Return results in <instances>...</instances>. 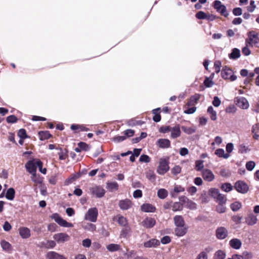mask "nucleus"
I'll list each match as a JSON object with an SVG mask.
<instances>
[{"label":"nucleus","mask_w":259,"mask_h":259,"mask_svg":"<svg viewBox=\"0 0 259 259\" xmlns=\"http://www.w3.org/2000/svg\"><path fill=\"white\" fill-rule=\"evenodd\" d=\"M169 157L160 158L159 165L157 168V172L160 175H164L169 170Z\"/></svg>","instance_id":"nucleus-1"},{"label":"nucleus","mask_w":259,"mask_h":259,"mask_svg":"<svg viewBox=\"0 0 259 259\" xmlns=\"http://www.w3.org/2000/svg\"><path fill=\"white\" fill-rule=\"evenodd\" d=\"M247 35L248 38L245 40V45L251 47L255 46L256 48H259V34L249 32Z\"/></svg>","instance_id":"nucleus-2"},{"label":"nucleus","mask_w":259,"mask_h":259,"mask_svg":"<svg viewBox=\"0 0 259 259\" xmlns=\"http://www.w3.org/2000/svg\"><path fill=\"white\" fill-rule=\"evenodd\" d=\"M221 76L223 79L231 81L237 79V76L233 74V70L226 66L223 67L221 72Z\"/></svg>","instance_id":"nucleus-3"},{"label":"nucleus","mask_w":259,"mask_h":259,"mask_svg":"<svg viewBox=\"0 0 259 259\" xmlns=\"http://www.w3.org/2000/svg\"><path fill=\"white\" fill-rule=\"evenodd\" d=\"M213 7L221 15L225 17H227L229 16V13L227 11L226 6L223 5L221 1L219 0L214 1L213 2Z\"/></svg>","instance_id":"nucleus-4"},{"label":"nucleus","mask_w":259,"mask_h":259,"mask_svg":"<svg viewBox=\"0 0 259 259\" xmlns=\"http://www.w3.org/2000/svg\"><path fill=\"white\" fill-rule=\"evenodd\" d=\"M51 218L54 219L60 226L63 227L71 228L73 227V224L67 222L66 220L62 218L58 213H55L52 215Z\"/></svg>","instance_id":"nucleus-5"},{"label":"nucleus","mask_w":259,"mask_h":259,"mask_svg":"<svg viewBox=\"0 0 259 259\" xmlns=\"http://www.w3.org/2000/svg\"><path fill=\"white\" fill-rule=\"evenodd\" d=\"M234 188L239 193H246L249 190L248 185L243 181H237L234 184Z\"/></svg>","instance_id":"nucleus-6"},{"label":"nucleus","mask_w":259,"mask_h":259,"mask_svg":"<svg viewBox=\"0 0 259 259\" xmlns=\"http://www.w3.org/2000/svg\"><path fill=\"white\" fill-rule=\"evenodd\" d=\"M98 215V211L96 207L90 208L85 215V219L92 222H96Z\"/></svg>","instance_id":"nucleus-7"},{"label":"nucleus","mask_w":259,"mask_h":259,"mask_svg":"<svg viewBox=\"0 0 259 259\" xmlns=\"http://www.w3.org/2000/svg\"><path fill=\"white\" fill-rule=\"evenodd\" d=\"M236 105L243 109H246L249 107V103L247 99L243 97H237L234 100Z\"/></svg>","instance_id":"nucleus-8"},{"label":"nucleus","mask_w":259,"mask_h":259,"mask_svg":"<svg viewBox=\"0 0 259 259\" xmlns=\"http://www.w3.org/2000/svg\"><path fill=\"white\" fill-rule=\"evenodd\" d=\"M228 230L224 227L217 228L215 231V235L218 239L222 240L225 239L228 236Z\"/></svg>","instance_id":"nucleus-9"},{"label":"nucleus","mask_w":259,"mask_h":259,"mask_svg":"<svg viewBox=\"0 0 259 259\" xmlns=\"http://www.w3.org/2000/svg\"><path fill=\"white\" fill-rule=\"evenodd\" d=\"M91 192L97 197L101 198L104 196L105 193V190L101 186H95L90 189Z\"/></svg>","instance_id":"nucleus-10"},{"label":"nucleus","mask_w":259,"mask_h":259,"mask_svg":"<svg viewBox=\"0 0 259 259\" xmlns=\"http://www.w3.org/2000/svg\"><path fill=\"white\" fill-rule=\"evenodd\" d=\"M53 238L59 243H63L69 240L70 239L69 236L66 233H64L55 234L54 235Z\"/></svg>","instance_id":"nucleus-11"},{"label":"nucleus","mask_w":259,"mask_h":259,"mask_svg":"<svg viewBox=\"0 0 259 259\" xmlns=\"http://www.w3.org/2000/svg\"><path fill=\"white\" fill-rule=\"evenodd\" d=\"M141 224L147 229L152 228L155 225L156 220L154 218L147 217L142 222Z\"/></svg>","instance_id":"nucleus-12"},{"label":"nucleus","mask_w":259,"mask_h":259,"mask_svg":"<svg viewBox=\"0 0 259 259\" xmlns=\"http://www.w3.org/2000/svg\"><path fill=\"white\" fill-rule=\"evenodd\" d=\"M202 176L203 179L207 182H211L215 178L212 172L208 169H204L202 170Z\"/></svg>","instance_id":"nucleus-13"},{"label":"nucleus","mask_w":259,"mask_h":259,"mask_svg":"<svg viewBox=\"0 0 259 259\" xmlns=\"http://www.w3.org/2000/svg\"><path fill=\"white\" fill-rule=\"evenodd\" d=\"M156 145L160 148L166 149L171 146L170 141L167 139H159L156 142Z\"/></svg>","instance_id":"nucleus-14"},{"label":"nucleus","mask_w":259,"mask_h":259,"mask_svg":"<svg viewBox=\"0 0 259 259\" xmlns=\"http://www.w3.org/2000/svg\"><path fill=\"white\" fill-rule=\"evenodd\" d=\"M70 128L74 132V133H78L80 132H87L90 129L83 124H72L71 125Z\"/></svg>","instance_id":"nucleus-15"},{"label":"nucleus","mask_w":259,"mask_h":259,"mask_svg":"<svg viewBox=\"0 0 259 259\" xmlns=\"http://www.w3.org/2000/svg\"><path fill=\"white\" fill-rule=\"evenodd\" d=\"M118 205L121 209L127 210L132 206L133 203L130 199H125L120 200L119 201Z\"/></svg>","instance_id":"nucleus-16"},{"label":"nucleus","mask_w":259,"mask_h":259,"mask_svg":"<svg viewBox=\"0 0 259 259\" xmlns=\"http://www.w3.org/2000/svg\"><path fill=\"white\" fill-rule=\"evenodd\" d=\"M18 230L20 236L23 239H27L31 236L30 230L27 227H20Z\"/></svg>","instance_id":"nucleus-17"},{"label":"nucleus","mask_w":259,"mask_h":259,"mask_svg":"<svg viewBox=\"0 0 259 259\" xmlns=\"http://www.w3.org/2000/svg\"><path fill=\"white\" fill-rule=\"evenodd\" d=\"M25 167L28 172L31 174L36 172L37 165L33 161L29 160L25 164Z\"/></svg>","instance_id":"nucleus-18"},{"label":"nucleus","mask_w":259,"mask_h":259,"mask_svg":"<svg viewBox=\"0 0 259 259\" xmlns=\"http://www.w3.org/2000/svg\"><path fill=\"white\" fill-rule=\"evenodd\" d=\"M155 206L150 203H145L141 206V210L145 212H154L156 211Z\"/></svg>","instance_id":"nucleus-19"},{"label":"nucleus","mask_w":259,"mask_h":259,"mask_svg":"<svg viewBox=\"0 0 259 259\" xmlns=\"http://www.w3.org/2000/svg\"><path fill=\"white\" fill-rule=\"evenodd\" d=\"M47 259H67L63 255L60 254L55 251H51L48 252L46 254Z\"/></svg>","instance_id":"nucleus-20"},{"label":"nucleus","mask_w":259,"mask_h":259,"mask_svg":"<svg viewBox=\"0 0 259 259\" xmlns=\"http://www.w3.org/2000/svg\"><path fill=\"white\" fill-rule=\"evenodd\" d=\"M160 245V241L156 239L153 238L144 243L145 248L156 247Z\"/></svg>","instance_id":"nucleus-21"},{"label":"nucleus","mask_w":259,"mask_h":259,"mask_svg":"<svg viewBox=\"0 0 259 259\" xmlns=\"http://www.w3.org/2000/svg\"><path fill=\"white\" fill-rule=\"evenodd\" d=\"M188 231V227L186 226L183 227H176L175 229V233L178 237L184 236Z\"/></svg>","instance_id":"nucleus-22"},{"label":"nucleus","mask_w":259,"mask_h":259,"mask_svg":"<svg viewBox=\"0 0 259 259\" xmlns=\"http://www.w3.org/2000/svg\"><path fill=\"white\" fill-rule=\"evenodd\" d=\"M113 221H116L120 226L123 227L127 225V219L120 214H118L116 216L114 217Z\"/></svg>","instance_id":"nucleus-23"},{"label":"nucleus","mask_w":259,"mask_h":259,"mask_svg":"<svg viewBox=\"0 0 259 259\" xmlns=\"http://www.w3.org/2000/svg\"><path fill=\"white\" fill-rule=\"evenodd\" d=\"M200 97L201 95L199 94H195L191 96L188 101L187 105L188 106H194V105L198 103Z\"/></svg>","instance_id":"nucleus-24"},{"label":"nucleus","mask_w":259,"mask_h":259,"mask_svg":"<svg viewBox=\"0 0 259 259\" xmlns=\"http://www.w3.org/2000/svg\"><path fill=\"white\" fill-rule=\"evenodd\" d=\"M131 228L128 225L124 226L120 232V237L127 238L131 236Z\"/></svg>","instance_id":"nucleus-25"},{"label":"nucleus","mask_w":259,"mask_h":259,"mask_svg":"<svg viewBox=\"0 0 259 259\" xmlns=\"http://www.w3.org/2000/svg\"><path fill=\"white\" fill-rule=\"evenodd\" d=\"M257 219L253 213H249L245 218L246 223L249 226H253L257 223Z\"/></svg>","instance_id":"nucleus-26"},{"label":"nucleus","mask_w":259,"mask_h":259,"mask_svg":"<svg viewBox=\"0 0 259 259\" xmlns=\"http://www.w3.org/2000/svg\"><path fill=\"white\" fill-rule=\"evenodd\" d=\"M174 222L176 227H183L185 225L183 217L180 215H177L174 218Z\"/></svg>","instance_id":"nucleus-27"},{"label":"nucleus","mask_w":259,"mask_h":259,"mask_svg":"<svg viewBox=\"0 0 259 259\" xmlns=\"http://www.w3.org/2000/svg\"><path fill=\"white\" fill-rule=\"evenodd\" d=\"M230 246L235 249H239L242 245L241 241L237 238H233L229 242Z\"/></svg>","instance_id":"nucleus-28"},{"label":"nucleus","mask_w":259,"mask_h":259,"mask_svg":"<svg viewBox=\"0 0 259 259\" xmlns=\"http://www.w3.org/2000/svg\"><path fill=\"white\" fill-rule=\"evenodd\" d=\"M171 137L175 139L179 137L181 135V130L179 125H177L171 128Z\"/></svg>","instance_id":"nucleus-29"},{"label":"nucleus","mask_w":259,"mask_h":259,"mask_svg":"<svg viewBox=\"0 0 259 259\" xmlns=\"http://www.w3.org/2000/svg\"><path fill=\"white\" fill-rule=\"evenodd\" d=\"M39 139L41 141L48 140L52 137V135L49 131H40L38 132Z\"/></svg>","instance_id":"nucleus-30"},{"label":"nucleus","mask_w":259,"mask_h":259,"mask_svg":"<svg viewBox=\"0 0 259 259\" xmlns=\"http://www.w3.org/2000/svg\"><path fill=\"white\" fill-rule=\"evenodd\" d=\"M253 138L255 140L259 139V123L253 125L251 129Z\"/></svg>","instance_id":"nucleus-31"},{"label":"nucleus","mask_w":259,"mask_h":259,"mask_svg":"<svg viewBox=\"0 0 259 259\" xmlns=\"http://www.w3.org/2000/svg\"><path fill=\"white\" fill-rule=\"evenodd\" d=\"M214 154L219 157H223L225 159H227L230 156V154L225 153L224 150L222 148H219L217 149Z\"/></svg>","instance_id":"nucleus-32"},{"label":"nucleus","mask_w":259,"mask_h":259,"mask_svg":"<svg viewBox=\"0 0 259 259\" xmlns=\"http://www.w3.org/2000/svg\"><path fill=\"white\" fill-rule=\"evenodd\" d=\"M15 191L14 188H9L6 194V197L7 199L10 200H13L15 198Z\"/></svg>","instance_id":"nucleus-33"},{"label":"nucleus","mask_w":259,"mask_h":259,"mask_svg":"<svg viewBox=\"0 0 259 259\" xmlns=\"http://www.w3.org/2000/svg\"><path fill=\"white\" fill-rule=\"evenodd\" d=\"M1 245L2 248L6 251L9 252L12 250L11 244L5 240H2L1 242Z\"/></svg>","instance_id":"nucleus-34"},{"label":"nucleus","mask_w":259,"mask_h":259,"mask_svg":"<svg viewBox=\"0 0 259 259\" xmlns=\"http://www.w3.org/2000/svg\"><path fill=\"white\" fill-rule=\"evenodd\" d=\"M160 110V108H158L152 110V113L154 114L153 117V120L156 122H158L161 120V115L160 113L158 112Z\"/></svg>","instance_id":"nucleus-35"},{"label":"nucleus","mask_w":259,"mask_h":259,"mask_svg":"<svg viewBox=\"0 0 259 259\" xmlns=\"http://www.w3.org/2000/svg\"><path fill=\"white\" fill-rule=\"evenodd\" d=\"M171 208L172 211H181L183 208V205L181 202H172Z\"/></svg>","instance_id":"nucleus-36"},{"label":"nucleus","mask_w":259,"mask_h":259,"mask_svg":"<svg viewBox=\"0 0 259 259\" xmlns=\"http://www.w3.org/2000/svg\"><path fill=\"white\" fill-rule=\"evenodd\" d=\"M229 56L230 59H236L239 58L240 56V50L237 48L233 49Z\"/></svg>","instance_id":"nucleus-37"},{"label":"nucleus","mask_w":259,"mask_h":259,"mask_svg":"<svg viewBox=\"0 0 259 259\" xmlns=\"http://www.w3.org/2000/svg\"><path fill=\"white\" fill-rule=\"evenodd\" d=\"M118 184L116 182L107 183V188L111 191L117 190L118 189Z\"/></svg>","instance_id":"nucleus-38"},{"label":"nucleus","mask_w":259,"mask_h":259,"mask_svg":"<svg viewBox=\"0 0 259 259\" xmlns=\"http://www.w3.org/2000/svg\"><path fill=\"white\" fill-rule=\"evenodd\" d=\"M207 112L210 114V117L212 120L214 121L217 119V112L213 110V108L211 106L208 107L207 109Z\"/></svg>","instance_id":"nucleus-39"},{"label":"nucleus","mask_w":259,"mask_h":259,"mask_svg":"<svg viewBox=\"0 0 259 259\" xmlns=\"http://www.w3.org/2000/svg\"><path fill=\"white\" fill-rule=\"evenodd\" d=\"M31 178L32 181L34 182L36 185L40 184L42 182V178L40 177L39 175H37L36 172L32 174Z\"/></svg>","instance_id":"nucleus-40"},{"label":"nucleus","mask_w":259,"mask_h":259,"mask_svg":"<svg viewBox=\"0 0 259 259\" xmlns=\"http://www.w3.org/2000/svg\"><path fill=\"white\" fill-rule=\"evenodd\" d=\"M225 252L222 250H219L215 253L213 259H225Z\"/></svg>","instance_id":"nucleus-41"},{"label":"nucleus","mask_w":259,"mask_h":259,"mask_svg":"<svg viewBox=\"0 0 259 259\" xmlns=\"http://www.w3.org/2000/svg\"><path fill=\"white\" fill-rule=\"evenodd\" d=\"M168 195V192L164 189H160L157 192V196L160 199H164Z\"/></svg>","instance_id":"nucleus-42"},{"label":"nucleus","mask_w":259,"mask_h":259,"mask_svg":"<svg viewBox=\"0 0 259 259\" xmlns=\"http://www.w3.org/2000/svg\"><path fill=\"white\" fill-rule=\"evenodd\" d=\"M107 249L111 252L116 251L120 249V245L116 244H110L107 246Z\"/></svg>","instance_id":"nucleus-43"},{"label":"nucleus","mask_w":259,"mask_h":259,"mask_svg":"<svg viewBox=\"0 0 259 259\" xmlns=\"http://www.w3.org/2000/svg\"><path fill=\"white\" fill-rule=\"evenodd\" d=\"M146 178L150 180H155L156 175L153 170L149 169L146 172Z\"/></svg>","instance_id":"nucleus-44"},{"label":"nucleus","mask_w":259,"mask_h":259,"mask_svg":"<svg viewBox=\"0 0 259 259\" xmlns=\"http://www.w3.org/2000/svg\"><path fill=\"white\" fill-rule=\"evenodd\" d=\"M221 188L223 191L228 192L233 189V187L230 183H226L222 185Z\"/></svg>","instance_id":"nucleus-45"},{"label":"nucleus","mask_w":259,"mask_h":259,"mask_svg":"<svg viewBox=\"0 0 259 259\" xmlns=\"http://www.w3.org/2000/svg\"><path fill=\"white\" fill-rule=\"evenodd\" d=\"M241 203L238 201H236L232 203L230 205V207L233 211H238L241 207Z\"/></svg>","instance_id":"nucleus-46"},{"label":"nucleus","mask_w":259,"mask_h":259,"mask_svg":"<svg viewBox=\"0 0 259 259\" xmlns=\"http://www.w3.org/2000/svg\"><path fill=\"white\" fill-rule=\"evenodd\" d=\"M209 193L211 197L215 199L218 197V195H219L220 193L219 189L216 188H211L209 190Z\"/></svg>","instance_id":"nucleus-47"},{"label":"nucleus","mask_w":259,"mask_h":259,"mask_svg":"<svg viewBox=\"0 0 259 259\" xmlns=\"http://www.w3.org/2000/svg\"><path fill=\"white\" fill-rule=\"evenodd\" d=\"M17 135L20 139H25L28 138L26 131L24 128H21L19 130Z\"/></svg>","instance_id":"nucleus-48"},{"label":"nucleus","mask_w":259,"mask_h":259,"mask_svg":"<svg viewBox=\"0 0 259 259\" xmlns=\"http://www.w3.org/2000/svg\"><path fill=\"white\" fill-rule=\"evenodd\" d=\"M36 164L37 165V167H38L39 171L43 174H46L47 172V169L46 168H42V162L40 160H38L36 161Z\"/></svg>","instance_id":"nucleus-49"},{"label":"nucleus","mask_w":259,"mask_h":259,"mask_svg":"<svg viewBox=\"0 0 259 259\" xmlns=\"http://www.w3.org/2000/svg\"><path fill=\"white\" fill-rule=\"evenodd\" d=\"M204 167L203 160H196L195 162V169L197 171H200Z\"/></svg>","instance_id":"nucleus-50"},{"label":"nucleus","mask_w":259,"mask_h":259,"mask_svg":"<svg viewBox=\"0 0 259 259\" xmlns=\"http://www.w3.org/2000/svg\"><path fill=\"white\" fill-rule=\"evenodd\" d=\"M207 14L205 13V12L200 11H198L196 14L195 17L197 19L199 20L206 19Z\"/></svg>","instance_id":"nucleus-51"},{"label":"nucleus","mask_w":259,"mask_h":259,"mask_svg":"<svg viewBox=\"0 0 259 259\" xmlns=\"http://www.w3.org/2000/svg\"><path fill=\"white\" fill-rule=\"evenodd\" d=\"M217 201L219 202V203H226L227 199L225 197V196L222 194L220 193L218 197L215 199Z\"/></svg>","instance_id":"nucleus-52"},{"label":"nucleus","mask_w":259,"mask_h":259,"mask_svg":"<svg viewBox=\"0 0 259 259\" xmlns=\"http://www.w3.org/2000/svg\"><path fill=\"white\" fill-rule=\"evenodd\" d=\"M205 251H202L197 256L196 259H207V252H208L209 251V249H205Z\"/></svg>","instance_id":"nucleus-53"},{"label":"nucleus","mask_w":259,"mask_h":259,"mask_svg":"<svg viewBox=\"0 0 259 259\" xmlns=\"http://www.w3.org/2000/svg\"><path fill=\"white\" fill-rule=\"evenodd\" d=\"M222 62L220 61H215L214 63V68L216 73H219L221 71Z\"/></svg>","instance_id":"nucleus-54"},{"label":"nucleus","mask_w":259,"mask_h":259,"mask_svg":"<svg viewBox=\"0 0 259 259\" xmlns=\"http://www.w3.org/2000/svg\"><path fill=\"white\" fill-rule=\"evenodd\" d=\"M256 8V5H255V2L253 0H251L250 1L249 6L247 7V10L249 12H253Z\"/></svg>","instance_id":"nucleus-55"},{"label":"nucleus","mask_w":259,"mask_h":259,"mask_svg":"<svg viewBox=\"0 0 259 259\" xmlns=\"http://www.w3.org/2000/svg\"><path fill=\"white\" fill-rule=\"evenodd\" d=\"M180 201L183 203L184 204H186L187 203H190L192 205H194V202L192 201L189 200L186 196H182L179 197Z\"/></svg>","instance_id":"nucleus-56"},{"label":"nucleus","mask_w":259,"mask_h":259,"mask_svg":"<svg viewBox=\"0 0 259 259\" xmlns=\"http://www.w3.org/2000/svg\"><path fill=\"white\" fill-rule=\"evenodd\" d=\"M171 172L174 175H177L181 172V167L179 165H176L171 169Z\"/></svg>","instance_id":"nucleus-57"},{"label":"nucleus","mask_w":259,"mask_h":259,"mask_svg":"<svg viewBox=\"0 0 259 259\" xmlns=\"http://www.w3.org/2000/svg\"><path fill=\"white\" fill-rule=\"evenodd\" d=\"M6 120L8 123H13L17 121L18 118L15 115H11L7 117Z\"/></svg>","instance_id":"nucleus-58"},{"label":"nucleus","mask_w":259,"mask_h":259,"mask_svg":"<svg viewBox=\"0 0 259 259\" xmlns=\"http://www.w3.org/2000/svg\"><path fill=\"white\" fill-rule=\"evenodd\" d=\"M224 203H219L216 207V210L219 213H224L226 211V208L223 205Z\"/></svg>","instance_id":"nucleus-59"},{"label":"nucleus","mask_w":259,"mask_h":259,"mask_svg":"<svg viewBox=\"0 0 259 259\" xmlns=\"http://www.w3.org/2000/svg\"><path fill=\"white\" fill-rule=\"evenodd\" d=\"M60 152L58 153L59 158L60 160H64L68 157L67 152H64L62 148H60Z\"/></svg>","instance_id":"nucleus-60"},{"label":"nucleus","mask_w":259,"mask_h":259,"mask_svg":"<svg viewBox=\"0 0 259 259\" xmlns=\"http://www.w3.org/2000/svg\"><path fill=\"white\" fill-rule=\"evenodd\" d=\"M139 161L142 162L148 163L150 161V158L147 155L142 154L140 157Z\"/></svg>","instance_id":"nucleus-61"},{"label":"nucleus","mask_w":259,"mask_h":259,"mask_svg":"<svg viewBox=\"0 0 259 259\" xmlns=\"http://www.w3.org/2000/svg\"><path fill=\"white\" fill-rule=\"evenodd\" d=\"M242 258V259H252L253 254L251 252L247 251L243 252Z\"/></svg>","instance_id":"nucleus-62"},{"label":"nucleus","mask_w":259,"mask_h":259,"mask_svg":"<svg viewBox=\"0 0 259 259\" xmlns=\"http://www.w3.org/2000/svg\"><path fill=\"white\" fill-rule=\"evenodd\" d=\"M255 165V163L254 161H250L246 163V168L248 170H252Z\"/></svg>","instance_id":"nucleus-63"},{"label":"nucleus","mask_w":259,"mask_h":259,"mask_svg":"<svg viewBox=\"0 0 259 259\" xmlns=\"http://www.w3.org/2000/svg\"><path fill=\"white\" fill-rule=\"evenodd\" d=\"M242 219V217L238 215H233V217H232V220L236 224H240Z\"/></svg>","instance_id":"nucleus-64"}]
</instances>
